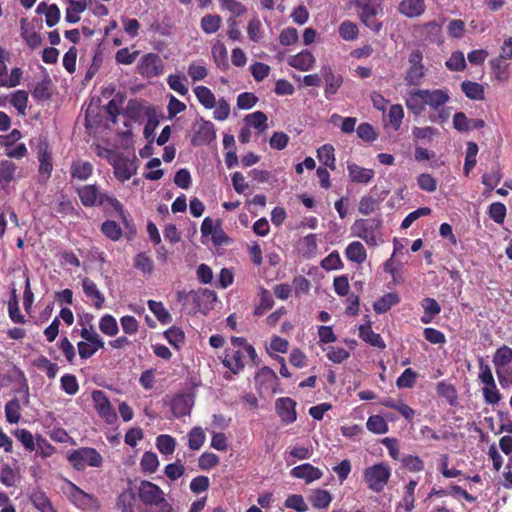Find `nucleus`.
I'll return each instance as SVG.
<instances>
[{"instance_id":"obj_1","label":"nucleus","mask_w":512,"mask_h":512,"mask_svg":"<svg viewBox=\"0 0 512 512\" xmlns=\"http://www.w3.org/2000/svg\"><path fill=\"white\" fill-rule=\"evenodd\" d=\"M80 203L85 208L110 206L121 217L125 225H127V217L123 204L110 192L105 191L97 183L80 185L75 188Z\"/></svg>"},{"instance_id":"obj_2","label":"nucleus","mask_w":512,"mask_h":512,"mask_svg":"<svg viewBox=\"0 0 512 512\" xmlns=\"http://www.w3.org/2000/svg\"><path fill=\"white\" fill-rule=\"evenodd\" d=\"M255 359V349L243 337H231L230 346L225 349L222 363L234 374L239 373L245 364Z\"/></svg>"},{"instance_id":"obj_3","label":"nucleus","mask_w":512,"mask_h":512,"mask_svg":"<svg viewBox=\"0 0 512 512\" xmlns=\"http://www.w3.org/2000/svg\"><path fill=\"white\" fill-rule=\"evenodd\" d=\"M137 495L145 506H156L158 512H173V506L165 498L164 491L151 481L141 480Z\"/></svg>"},{"instance_id":"obj_4","label":"nucleus","mask_w":512,"mask_h":512,"mask_svg":"<svg viewBox=\"0 0 512 512\" xmlns=\"http://www.w3.org/2000/svg\"><path fill=\"white\" fill-rule=\"evenodd\" d=\"M424 95L425 107L429 106V108L435 112L429 115L430 121L438 124L447 121L449 112L445 105L450 100L448 92L443 89H424Z\"/></svg>"},{"instance_id":"obj_5","label":"nucleus","mask_w":512,"mask_h":512,"mask_svg":"<svg viewBox=\"0 0 512 512\" xmlns=\"http://www.w3.org/2000/svg\"><path fill=\"white\" fill-rule=\"evenodd\" d=\"M355 7L359 11V19L363 25L375 34L382 30L383 24L377 19V15L383 12V8L378 0H359Z\"/></svg>"},{"instance_id":"obj_6","label":"nucleus","mask_w":512,"mask_h":512,"mask_svg":"<svg viewBox=\"0 0 512 512\" xmlns=\"http://www.w3.org/2000/svg\"><path fill=\"white\" fill-rule=\"evenodd\" d=\"M363 477L371 491L380 493L389 482L391 468L385 462L376 463L364 470Z\"/></svg>"},{"instance_id":"obj_7","label":"nucleus","mask_w":512,"mask_h":512,"mask_svg":"<svg viewBox=\"0 0 512 512\" xmlns=\"http://www.w3.org/2000/svg\"><path fill=\"white\" fill-rule=\"evenodd\" d=\"M67 460L78 471L83 470L86 466L100 467L103 463L101 454L91 447H82L70 451Z\"/></svg>"},{"instance_id":"obj_8","label":"nucleus","mask_w":512,"mask_h":512,"mask_svg":"<svg viewBox=\"0 0 512 512\" xmlns=\"http://www.w3.org/2000/svg\"><path fill=\"white\" fill-rule=\"evenodd\" d=\"M381 225L382 221L379 218H362L355 221L352 230L354 234L364 240L367 245L376 246Z\"/></svg>"},{"instance_id":"obj_9","label":"nucleus","mask_w":512,"mask_h":512,"mask_svg":"<svg viewBox=\"0 0 512 512\" xmlns=\"http://www.w3.org/2000/svg\"><path fill=\"white\" fill-rule=\"evenodd\" d=\"M80 336L84 339V341H80L77 344L81 359L92 357L99 349L104 347V341L92 327L90 329L82 328Z\"/></svg>"},{"instance_id":"obj_10","label":"nucleus","mask_w":512,"mask_h":512,"mask_svg":"<svg viewBox=\"0 0 512 512\" xmlns=\"http://www.w3.org/2000/svg\"><path fill=\"white\" fill-rule=\"evenodd\" d=\"M492 362L494 364L499 383L504 386L509 379L507 366L512 363V348L507 345L500 346L494 353Z\"/></svg>"},{"instance_id":"obj_11","label":"nucleus","mask_w":512,"mask_h":512,"mask_svg":"<svg viewBox=\"0 0 512 512\" xmlns=\"http://www.w3.org/2000/svg\"><path fill=\"white\" fill-rule=\"evenodd\" d=\"M4 378L14 384L13 392L21 395L23 405L28 406L30 403V388L24 371L17 366H13L10 373L5 375Z\"/></svg>"},{"instance_id":"obj_12","label":"nucleus","mask_w":512,"mask_h":512,"mask_svg":"<svg viewBox=\"0 0 512 512\" xmlns=\"http://www.w3.org/2000/svg\"><path fill=\"white\" fill-rule=\"evenodd\" d=\"M164 65L161 57L156 53L143 55L137 65L138 73L146 78H154L163 73Z\"/></svg>"},{"instance_id":"obj_13","label":"nucleus","mask_w":512,"mask_h":512,"mask_svg":"<svg viewBox=\"0 0 512 512\" xmlns=\"http://www.w3.org/2000/svg\"><path fill=\"white\" fill-rule=\"evenodd\" d=\"M92 401L98 415L104 419L106 423L113 424L117 420V414L104 391H93Z\"/></svg>"},{"instance_id":"obj_14","label":"nucleus","mask_w":512,"mask_h":512,"mask_svg":"<svg viewBox=\"0 0 512 512\" xmlns=\"http://www.w3.org/2000/svg\"><path fill=\"white\" fill-rule=\"evenodd\" d=\"M410 67L406 71L405 81L409 85H419L424 77L423 54L420 50H413L408 58Z\"/></svg>"},{"instance_id":"obj_15","label":"nucleus","mask_w":512,"mask_h":512,"mask_svg":"<svg viewBox=\"0 0 512 512\" xmlns=\"http://www.w3.org/2000/svg\"><path fill=\"white\" fill-rule=\"evenodd\" d=\"M276 411L285 424H291L296 421V402L289 397H282L276 400Z\"/></svg>"},{"instance_id":"obj_16","label":"nucleus","mask_w":512,"mask_h":512,"mask_svg":"<svg viewBox=\"0 0 512 512\" xmlns=\"http://www.w3.org/2000/svg\"><path fill=\"white\" fill-rule=\"evenodd\" d=\"M38 161H39V173L45 178H49L53 170L52 164V152L49 148V144L46 140H41L38 145Z\"/></svg>"},{"instance_id":"obj_17","label":"nucleus","mask_w":512,"mask_h":512,"mask_svg":"<svg viewBox=\"0 0 512 512\" xmlns=\"http://www.w3.org/2000/svg\"><path fill=\"white\" fill-rule=\"evenodd\" d=\"M114 176L120 182L129 180L136 173V166L133 160L127 157H118L113 162Z\"/></svg>"},{"instance_id":"obj_18","label":"nucleus","mask_w":512,"mask_h":512,"mask_svg":"<svg viewBox=\"0 0 512 512\" xmlns=\"http://www.w3.org/2000/svg\"><path fill=\"white\" fill-rule=\"evenodd\" d=\"M290 475L297 479H303L306 483H312L323 476V472L310 463H304L291 469Z\"/></svg>"},{"instance_id":"obj_19","label":"nucleus","mask_w":512,"mask_h":512,"mask_svg":"<svg viewBox=\"0 0 512 512\" xmlns=\"http://www.w3.org/2000/svg\"><path fill=\"white\" fill-rule=\"evenodd\" d=\"M190 296L193 300V302L196 304L198 309L200 311H203L204 309H207L208 306L206 305L204 308H202V303H214L217 300L216 294L214 291L209 289H202L199 291H191L189 294H186L184 291H179L177 293V299L178 301H182L184 298Z\"/></svg>"},{"instance_id":"obj_20","label":"nucleus","mask_w":512,"mask_h":512,"mask_svg":"<svg viewBox=\"0 0 512 512\" xmlns=\"http://www.w3.org/2000/svg\"><path fill=\"white\" fill-rule=\"evenodd\" d=\"M316 63V58L313 53L307 49L302 50L301 52L291 55L287 59V64L290 67H293L300 71H309L311 70Z\"/></svg>"},{"instance_id":"obj_21","label":"nucleus","mask_w":512,"mask_h":512,"mask_svg":"<svg viewBox=\"0 0 512 512\" xmlns=\"http://www.w3.org/2000/svg\"><path fill=\"white\" fill-rule=\"evenodd\" d=\"M94 172V166L91 162L82 159L72 161L70 165V177L72 180L87 181Z\"/></svg>"},{"instance_id":"obj_22","label":"nucleus","mask_w":512,"mask_h":512,"mask_svg":"<svg viewBox=\"0 0 512 512\" xmlns=\"http://www.w3.org/2000/svg\"><path fill=\"white\" fill-rule=\"evenodd\" d=\"M418 485V479H410L404 486V493L400 502L396 506V512L403 509L405 512H412L415 508V490Z\"/></svg>"},{"instance_id":"obj_23","label":"nucleus","mask_w":512,"mask_h":512,"mask_svg":"<svg viewBox=\"0 0 512 512\" xmlns=\"http://www.w3.org/2000/svg\"><path fill=\"white\" fill-rule=\"evenodd\" d=\"M21 177L22 175L13 161L7 159L0 161V186L2 189L7 188L16 178Z\"/></svg>"},{"instance_id":"obj_24","label":"nucleus","mask_w":512,"mask_h":512,"mask_svg":"<svg viewBox=\"0 0 512 512\" xmlns=\"http://www.w3.org/2000/svg\"><path fill=\"white\" fill-rule=\"evenodd\" d=\"M116 509L119 512H136L137 494L132 488L124 489L116 499Z\"/></svg>"},{"instance_id":"obj_25","label":"nucleus","mask_w":512,"mask_h":512,"mask_svg":"<svg viewBox=\"0 0 512 512\" xmlns=\"http://www.w3.org/2000/svg\"><path fill=\"white\" fill-rule=\"evenodd\" d=\"M214 125L210 121H202L192 137L194 146L206 145L215 139Z\"/></svg>"},{"instance_id":"obj_26","label":"nucleus","mask_w":512,"mask_h":512,"mask_svg":"<svg viewBox=\"0 0 512 512\" xmlns=\"http://www.w3.org/2000/svg\"><path fill=\"white\" fill-rule=\"evenodd\" d=\"M67 485L69 487L68 497L70 501L73 502L75 505L81 507L89 505L90 503L97 502V499L94 495L86 493L73 482L67 481Z\"/></svg>"},{"instance_id":"obj_27","label":"nucleus","mask_w":512,"mask_h":512,"mask_svg":"<svg viewBox=\"0 0 512 512\" xmlns=\"http://www.w3.org/2000/svg\"><path fill=\"white\" fill-rule=\"evenodd\" d=\"M424 89L412 90L408 93L405 104L409 111L419 116L425 110Z\"/></svg>"},{"instance_id":"obj_28","label":"nucleus","mask_w":512,"mask_h":512,"mask_svg":"<svg viewBox=\"0 0 512 512\" xmlns=\"http://www.w3.org/2000/svg\"><path fill=\"white\" fill-rule=\"evenodd\" d=\"M425 8V0H402L398 6L399 12L408 18L421 16Z\"/></svg>"},{"instance_id":"obj_29","label":"nucleus","mask_w":512,"mask_h":512,"mask_svg":"<svg viewBox=\"0 0 512 512\" xmlns=\"http://www.w3.org/2000/svg\"><path fill=\"white\" fill-rule=\"evenodd\" d=\"M29 501L40 512H57L46 493L39 488L30 493Z\"/></svg>"},{"instance_id":"obj_30","label":"nucleus","mask_w":512,"mask_h":512,"mask_svg":"<svg viewBox=\"0 0 512 512\" xmlns=\"http://www.w3.org/2000/svg\"><path fill=\"white\" fill-rule=\"evenodd\" d=\"M321 75L326 84V87H325L326 97H328L329 95L336 94L343 82L342 76L335 75L329 66L323 67L321 69Z\"/></svg>"},{"instance_id":"obj_31","label":"nucleus","mask_w":512,"mask_h":512,"mask_svg":"<svg viewBox=\"0 0 512 512\" xmlns=\"http://www.w3.org/2000/svg\"><path fill=\"white\" fill-rule=\"evenodd\" d=\"M348 174L352 182L366 184L374 177L372 169L363 168L355 163L348 164Z\"/></svg>"},{"instance_id":"obj_32","label":"nucleus","mask_w":512,"mask_h":512,"mask_svg":"<svg viewBox=\"0 0 512 512\" xmlns=\"http://www.w3.org/2000/svg\"><path fill=\"white\" fill-rule=\"evenodd\" d=\"M423 40L429 43L442 44V26L436 21H430L422 26Z\"/></svg>"},{"instance_id":"obj_33","label":"nucleus","mask_w":512,"mask_h":512,"mask_svg":"<svg viewBox=\"0 0 512 512\" xmlns=\"http://www.w3.org/2000/svg\"><path fill=\"white\" fill-rule=\"evenodd\" d=\"M359 337L365 341L366 343H369L371 346L379 348V349H385L386 344L383 341L380 334L375 333L372 330L371 324L367 323L364 325H360L359 327Z\"/></svg>"},{"instance_id":"obj_34","label":"nucleus","mask_w":512,"mask_h":512,"mask_svg":"<svg viewBox=\"0 0 512 512\" xmlns=\"http://www.w3.org/2000/svg\"><path fill=\"white\" fill-rule=\"evenodd\" d=\"M421 307L424 310V314L421 317V322L423 324L431 323L435 316L441 312V306L434 298H423L421 301Z\"/></svg>"},{"instance_id":"obj_35","label":"nucleus","mask_w":512,"mask_h":512,"mask_svg":"<svg viewBox=\"0 0 512 512\" xmlns=\"http://www.w3.org/2000/svg\"><path fill=\"white\" fill-rule=\"evenodd\" d=\"M82 287L84 294L88 297L94 300V306L97 309L102 308L103 303L105 301L104 295L99 291L96 284L89 279L88 277H85L82 280Z\"/></svg>"},{"instance_id":"obj_36","label":"nucleus","mask_w":512,"mask_h":512,"mask_svg":"<svg viewBox=\"0 0 512 512\" xmlns=\"http://www.w3.org/2000/svg\"><path fill=\"white\" fill-rule=\"evenodd\" d=\"M170 408L173 416L180 418L190 413L191 405L186 395L177 394L171 400Z\"/></svg>"},{"instance_id":"obj_37","label":"nucleus","mask_w":512,"mask_h":512,"mask_svg":"<svg viewBox=\"0 0 512 512\" xmlns=\"http://www.w3.org/2000/svg\"><path fill=\"white\" fill-rule=\"evenodd\" d=\"M345 255L348 260L357 264H362L367 258L366 249L359 241L351 242L345 249Z\"/></svg>"},{"instance_id":"obj_38","label":"nucleus","mask_w":512,"mask_h":512,"mask_svg":"<svg viewBox=\"0 0 512 512\" xmlns=\"http://www.w3.org/2000/svg\"><path fill=\"white\" fill-rule=\"evenodd\" d=\"M69 7L66 9L65 20L68 23L80 21V14L87 8L86 0H67Z\"/></svg>"},{"instance_id":"obj_39","label":"nucleus","mask_w":512,"mask_h":512,"mask_svg":"<svg viewBox=\"0 0 512 512\" xmlns=\"http://www.w3.org/2000/svg\"><path fill=\"white\" fill-rule=\"evenodd\" d=\"M22 406L18 397H14L5 404V417L8 423L17 424L21 419Z\"/></svg>"},{"instance_id":"obj_40","label":"nucleus","mask_w":512,"mask_h":512,"mask_svg":"<svg viewBox=\"0 0 512 512\" xmlns=\"http://www.w3.org/2000/svg\"><path fill=\"white\" fill-rule=\"evenodd\" d=\"M461 90L465 96L471 100H483L485 97V90L483 85L473 81H463L461 83Z\"/></svg>"},{"instance_id":"obj_41","label":"nucleus","mask_w":512,"mask_h":512,"mask_svg":"<svg viewBox=\"0 0 512 512\" xmlns=\"http://www.w3.org/2000/svg\"><path fill=\"white\" fill-rule=\"evenodd\" d=\"M400 298L396 293H386L373 304V309L377 314L387 312L392 306L398 304Z\"/></svg>"},{"instance_id":"obj_42","label":"nucleus","mask_w":512,"mask_h":512,"mask_svg":"<svg viewBox=\"0 0 512 512\" xmlns=\"http://www.w3.org/2000/svg\"><path fill=\"white\" fill-rule=\"evenodd\" d=\"M20 475L18 471L9 464H3L0 469V482L6 487H15L19 482Z\"/></svg>"},{"instance_id":"obj_43","label":"nucleus","mask_w":512,"mask_h":512,"mask_svg":"<svg viewBox=\"0 0 512 512\" xmlns=\"http://www.w3.org/2000/svg\"><path fill=\"white\" fill-rule=\"evenodd\" d=\"M147 304L150 311L155 315L161 324H169L172 321L171 314L164 307L162 302L149 300Z\"/></svg>"},{"instance_id":"obj_44","label":"nucleus","mask_w":512,"mask_h":512,"mask_svg":"<svg viewBox=\"0 0 512 512\" xmlns=\"http://www.w3.org/2000/svg\"><path fill=\"white\" fill-rule=\"evenodd\" d=\"M334 147L331 144H324L317 150V157L319 161L326 167L334 170L335 166V154Z\"/></svg>"},{"instance_id":"obj_45","label":"nucleus","mask_w":512,"mask_h":512,"mask_svg":"<svg viewBox=\"0 0 512 512\" xmlns=\"http://www.w3.org/2000/svg\"><path fill=\"white\" fill-rule=\"evenodd\" d=\"M339 36L345 41H354L358 38L359 28L356 23L345 20L338 28Z\"/></svg>"},{"instance_id":"obj_46","label":"nucleus","mask_w":512,"mask_h":512,"mask_svg":"<svg viewBox=\"0 0 512 512\" xmlns=\"http://www.w3.org/2000/svg\"><path fill=\"white\" fill-rule=\"evenodd\" d=\"M164 336L171 346L179 350L185 342V333L179 327L172 326L164 332Z\"/></svg>"},{"instance_id":"obj_47","label":"nucleus","mask_w":512,"mask_h":512,"mask_svg":"<svg viewBox=\"0 0 512 512\" xmlns=\"http://www.w3.org/2000/svg\"><path fill=\"white\" fill-rule=\"evenodd\" d=\"M194 93L198 101L207 109L215 107L216 100L214 94L206 86H197Z\"/></svg>"},{"instance_id":"obj_48","label":"nucleus","mask_w":512,"mask_h":512,"mask_svg":"<svg viewBox=\"0 0 512 512\" xmlns=\"http://www.w3.org/2000/svg\"><path fill=\"white\" fill-rule=\"evenodd\" d=\"M313 507L317 509H324L329 506L332 501V497L327 490L316 489L309 497Z\"/></svg>"},{"instance_id":"obj_49","label":"nucleus","mask_w":512,"mask_h":512,"mask_svg":"<svg viewBox=\"0 0 512 512\" xmlns=\"http://www.w3.org/2000/svg\"><path fill=\"white\" fill-rule=\"evenodd\" d=\"M402 466L409 472L418 473L424 470V461L416 455L405 454L401 458Z\"/></svg>"},{"instance_id":"obj_50","label":"nucleus","mask_w":512,"mask_h":512,"mask_svg":"<svg viewBox=\"0 0 512 512\" xmlns=\"http://www.w3.org/2000/svg\"><path fill=\"white\" fill-rule=\"evenodd\" d=\"M140 467L144 473L152 474L156 472L159 467V460L156 453L151 451L145 452L140 460Z\"/></svg>"},{"instance_id":"obj_51","label":"nucleus","mask_w":512,"mask_h":512,"mask_svg":"<svg viewBox=\"0 0 512 512\" xmlns=\"http://www.w3.org/2000/svg\"><path fill=\"white\" fill-rule=\"evenodd\" d=\"M101 232L112 241H118L122 237V229L114 220L104 221L101 225Z\"/></svg>"},{"instance_id":"obj_52","label":"nucleus","mask_w":512,"mask_h":512,"mask_svg":"<svg viewBox=\"0 0 512 512\" xmlns=\"http://www.w3.org/2000/svg\"><path fill=\"white\" fill-rule=\"evenodd\" d=\"M221 17L217 14H207L201 19V28L207 34L217 32L221 25Z\"/></svg>"},{"instance_id":"obj_53","label":"nucleus","mask_w":512,"mask_h":512,"mask_svg":"<svg viewBox=\"0 0 512 512\" xmlns=\"http://www.w3.org/2000/svg\"><path fill=\"white\" fill-rule=\"evenodd\" d=\"M367 429L375 434H385L388 432V424L380 415L370 416L366 422Z\"/></svg>"},{"instance_id":"obj_54","label":"nucleus","mask_w":512,"mask_h":512,"mask_svg":"<svg viewBox=\"0 0 512 512\" xmlns=\"http://www.w3.org/2000/svg\"><path fill=\"white\" fill-rule=\"evenodd\" d=\"M156 447L163 455H171L175 451L176 441L170 435H159L156 438Z\"/></svg>"},{"instance_id":"obj_55","label":"nucleus","mask_w":512,"mask_h":512,"mask_svg":"<svg viewBox=\"0 0 512 512\" xmlns=\"http://www.w3.org/2000/svg\"><path fill=\"white\" fill-rule=\"evenodd\" d=\"M34 366L38 369L45 370L46 375L49 379H54L59 370V367L56 363L51 362L45 356H39L33 362Z\"/></svg>"},{"instance_id":"obj_56","label":"nucleus","mask_w":512,"mask_h":512,"mask_svg":"<svg viewBox=\"0 0 512 512\" xmlns=\"http://www.w3.org/2000/svg\"><path fill=\"white\" fill-rule=\"evenodd\" d=\"M99 328L101 332L107 336H115L119 331L116 319L110 314L102 316L99 322Z\"/></svg>"},{"instance_id":"obj_57","label":"nucleus","mask_w":512,"mask_h":512,"mask_svg":"<svg viewBox=\"0 0 512 512\" xmlns=\"http://www.w3.org/2000/svg\"><path fill=\"white\" fill-rule=\"evenodd\" d=\"M206 436L201 427H194L188 433V446L191 450H199L204 442Z\"/></svg>"},{"instance_id":"obj_58","label":"nucleus","mask_w":512,"mask_h":512,"mask_svg":"<svg viewBox=\"0 0 512 512\" xmlns=\"http://www.w3.org/2000/svg\"><path fill=\"white\" fill-rule=\"evenodd\" d=\"M404 118V109L400 104H393L390 106L388 112L389 123L394 129V131H398L402 125V121Z\"/></svg>"},{"instance_id":"obj_59","label":"nucleus","mask_w":512,"mask_h":512,"mask_svg":"<svg viewBox=\"0 0 512 512\" xmlns=\"http://www.w3.org/2000/svg\"><path fill=\"white\" fill-rule=\"evenodd\" d=\"M477 153L478 145L475 142H468L466 148L465 163L463 168L465 175H468L470 171L475 167L477 162Z\"/></svg>"},{"instance_id":"obj_60","label":"nucleus","mask_w":512,"mask_h":512,"mask_svg":"<svg viewBox=\"0 0 512 512\" xmlns=\"http://www.w3.org/2000/svg\"><path fill=\"white\" fill-rule=\"evenodd\" d=\"M417 376V373L412 368H407L397 378L396 385L400 389H411L416 384Z\"/></svg>"},{"instance_id":"obj_61","label":"nucleus","mask_w":512,"mask_h":512,"mask_svg":"<svg viewBox=\"0 0 512 512\" xmlns=\"http://www.w3.org/2000/svg\"><path fill=\"white\" fill-rule=\"evenodd\" d=\"M134 267L144 274H151L154 269L152 259L144 252L138 253L134 257Z\"/></svg>"},{"instance_id":"obj_62","label":"nucleus","mask_w":512,"mask_h":512,"mask_svg":"<svg viewBox=\"0 0 512 512\" xmlns=\"http://www.w3.org/2000/svg\"><path fill=\"white\" fill-rule=\"evenodd\" d=\"M436 391L439 396L445 398L450 404H454L457 400V392L455 387L446 383L445 381H441L436 386Z\"/></svg>"},{"instance_id":"obj_63","label":"nucleus","mask_w":512,"mask_h":512,"mask_svg":"<svg viewBox=\"0 0 512 512\" xmlns=\"http://www.w3.org/2000/svg\"><path fill=\"white\" fill-rule=\"evenodd\" d=\"M185 80L186 77L184 75L173 74L168 76L167 83L172 90H174L181 96H185L188 94V88L184 84Z\"/></svg>"},{"instance_id":"obj_64","label":"nucleus","mask_w":512,"mask_h":512,"mask_svg":"<svg viewBox=\"0 0 512 512\" xmlns=\"http://www.w3.org/2000/svg\"><path fill=\"white\" fill-rule=\"evenodd\" d=\"M61 389L68 395H75L79 391L77 378L73 374H65L60 379Z\"/></svg>"}]
</instances>
